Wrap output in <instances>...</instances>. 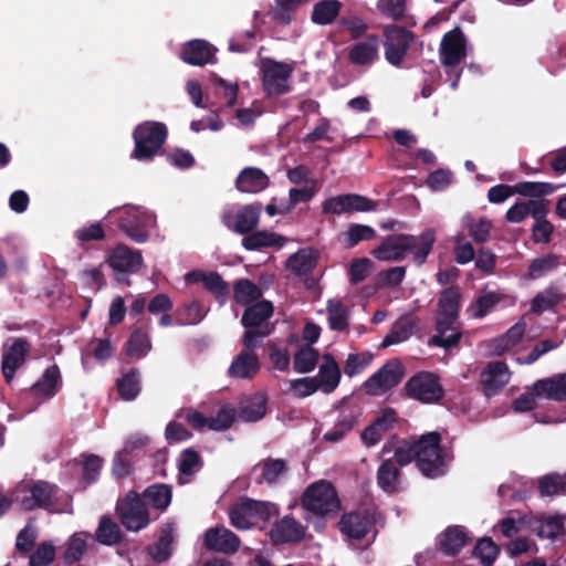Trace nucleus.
Instances as JSON below:
<instances>
[{"mask_svg":"<svg viewBox=\"0 0 566 566\" xmlns=\"http://www.w3.org/2000/svg\"><path fill=\"white\" fill-rule=\"evenodd\" d=\"M434 242L436 233L432 229L424 230L418 237L406 233L389 234L371 251V255L378 261L400 262L411 252L412 262L421 266L431 253Z\"/></svg>","mask_w":566,"mask_h":566,"instance_id":"f257e3e1","label":"nucleus"},{"mask_svg":"<svg viewBox=\"0 0 566 566\" xmlns=\"http://www.w3.org/2000/svg\"><path fill=\"white\" fill-rule=\"evenodd\" d=\"M303 520L312 524L316 532L326 527V521L337 515L342 504L335 486L319 480L306 486L300 499Z\"/></svg>","mask_w":566,"mask_h":566,"instance_id":"f03ea898","label":"nucleus"},{"mask_svg":"<svg viewBox=\"0 0 566 566\" xmlns=\"http://www.w3.org/2000/svg\"><path fill=\"white\" fill-rule=\"evenodd\" d=\"M462 292L458 285H451L439 292L436 334L429 345L450 349L459 344L461 332L454 327L461 310Z\"/></svg>","mask_w":566,"mask_h":566,"instance_id":"7ed1b4c3","label":"nucleus"},{"mask_svg":"<svg viewBox=\"0 0 566 566\" xmlns=\"http://www.w3.org/2000/svg\"><path fill=\"white\" fill-rule=\"evenodd\" d=\"M273 313L274 306L272 302L266 300L245 307L241 324L245 329L242 336V345L247 349H256L262 340L274 332L275 325L269 321Z\"/></svg>","mask_w":566,"mask_h":566,"instance_id":"20e7f679","label":"nucleus"},{"mask_svg":"<svg viewBox=\"0 0 566 566\" xmlns=\"http://www.w3.org/2000/svg\"><path fill=\"white\" fill-rule=\"evenodd\" d=\"M441 441L438 431L427 432L415 441L416 464L427 478L434 479L446 473L447 459Z\"/></svg>","mask_w":566,"mask_h":566,"instance_id":"39448f33","label":"nucleus"},{"mask_svg":"<svg viewBox=\"0 0 566 566\" xmlns=\"http://www.w3.org/2000/svg\"><path fill=\"white\" fill-rule=\"evenodd\" d=\"M279 513V506L272 502L245 497L230 509L229 518L231 525L235 528L249 530L260 522H269Z\"/></svg>","mask_w":566,"mask_h":566,"instance_id":"423d86ee","label":"nucleus"},{"mask_svg":"<svg viewBox=\"0 0 566 566\" xmlns=\"http://www.w3.org/2000/svg\"><path fill=\"white\" fill-rule=\"evenodd\" d=\"M167 135V127L163 123L144 122L137 125L133 132L135 147L132 157L140 161L151 160L161 150Z\"/></svg>","mask_w":566,"mask_h":566,"instance_id":"0eeeda50","label":"nucleus"},{"mask_svg":"<svg viewBox=\"0 0 566 566\" xmlns=\"http://www.w3.org/2000/svg\"><path fill=\"white\" fill-rule=\"evenodd\" d=\"M406 396L426 405L439 403L444 398L440 377L431 371H418L403 386Z\"/></svg>","mask_w":566,"mask_h":566,"instance_id":"6e6552de","label":"nucleus"},{"mask_svg":"<svg viewBox=\"0 0 566 566\" xmlns=\"http://www.w3.org/2000/svg\"><path fill=\"white\" fill-rule=\"evenodd\" d=\"M116 514L120 524L130 532H138L150 523L147 503L135 491H129L117 502Z\"/></svg>","mask_w":566,"mask_h":566,"instance_id":"1a4fd4ad","label":"nucleus"},{"mask_svg":"<svg viewBox=\"0 0 566 566\" xmlns=\"http://www.w3.org/2000/svg\"><path fill=\"white\" fill-rule=\"evenodd\" d=\"M294 67L284 62L273 59H264L261 64L262 85L265 94L270 97L280 96L291 91L290 81Z\"/></svg>","mask_w":566,"mask_h":566,"instance_id":"9d476101","label":"nucleus"},{"mask_svg":"<svg viewBox=\"0 0 566 566\" xmlns=\"http://www.w3.org/2000/svg\"><path fill=\"white\" fill-rule=\"evenodd\" d=\"M32 345L25 337L8 338L1 347V374L10 385L17 371L27 363Z\"/></svg>","mask_w":566,"mask_h":566,"instance_id":"9b49d317","label":"nucleus"},{"mask_svg":"<svg viewBox=\"0 0 566 566\" xmlns=\"http://www.w3.org/2000/svg\"><path fill=\"white\" fill-rule=\"evenodd\" d=\"M406 375V369L398 358L387 360L363 384L369 396H381L398 386Z\"/></svg>","mask_w":566,"mask_h":566,"instance_id":"f8f14e48","label":"nucleus"},{"mask_svg":"<svg viewBox=\"0 0 566 566\" xmlns=\"http://www.w3.org/2000/svg\"><path fill=\"white\" fill-rule=\"evenodd\" d=\"M153 213L140 208H125L118 219V228L133 241L142 243L147 241L149 230L155 226Z\"/></svg>","mask_w":566,"mask_h":566,"instance_id":"ddd939ff","label":"nucleus"},{"mask_svg":"<svg viewBox=\"0 0 566 566\" xmlns=\"http://www.w3.org/2000/svg\"><path fill=\"white\" fill-rule=\"evenodd\" d=\"M385 57L394 66H400L409 48L415 41V34L397 24L387 25L384 29Z\"/></svg>","mask_w":566,"mask_h":566,"instance_id":"4468645a","label":"nucleus"},{"mask_svg":"<svg viewBox=\"0 0 566 566\" xmlns=\"http://www.w3.org/2000/svg\"><path fill=\"white\" fill-rule=\"evenodd\" d=\"M262 209V203L256 201L242 206L235 214L227 210L221 214V222L230 231L245 235L258 228Z\"/></svg>","mask_w":566,"mask_h":566,"instance_id":"2eb2a0df","label":"nucleus"},{"mask_svg":"<svg viewBox=\"0 0 566 566\" xmlns=\"http://www.w3.org/2000/svg\"><path fill=\"white\" fill-rule=\"evenodd\" d=\"M378 203L365 196L345 193L331 197L322 205L323 214H342L353 212L375 211Z\"/></svg>","mask_w":566,"mask_h":566,"instance_id":"dca6fc26","label":"nucleus"},{"mask_svg":"<svg viewBox=\"0 0 566 566\" xmlns=\"http://www.w3.org/2000/svg\"><path fill=\"white\" fill-rule=\"evenodd\" d=\"M374 525V514L366 509L344 513L338 522L340 533L350 539H361L366 537Z\"/></svg>","mask_w":566,"mask_h":566,"instance_id":"f3484780","label":"nucleus"},{"mask_svg":"<svg viewBox=\"0 0 566 566\" xmlns=\"http://www.w3.org/2000/svg\"><path fill=\"white\" fill-rule=\"evenodd\" d=\"M307 526L298 522L292 514H287L275 521L271 531L270 538L275 545L297 544L305 539Z\"/></svg>","mask_w":566,"mask_h":566,"instance_id":"a211bd4d","label":"nucleus"},{"mask_svg":"<svg viewBox=\"0 0 566 566\" xmlns=\"http://www.w3.org/2000/svg\"><path fill=\"white\" fill-rule=\"evenodd\" d=\"M467 55L465 38L463 32L455 28L443 35L440 46V60L446 67L455 71Z\"/></svg>","mask_w":566,"mask_h":566,"instance_id":"6ab92c4d","label":"nucleus"},{"mask_svg":"<svg viewBox=\"0 0 566 566\" xmlns=\"http://www.w3.org/2000/svg\"><path fill=\"white\" fill-rule=\"evenodd\" d=\"M57 486L46 481L33 482L29 489V495L21 499V506L25 511L36 509H50L56 502Z\"/></svg>","mask_w":566,"mask_h":566,"instance_id":"aec40b11","label":"nucleus"},{"mask_svg":"<svg viewBox=\"0 0 566 566\" xmlns=\"http://www.w3.org/2000/svg\"><path fill=\"white\" fill-rule=\"evenodd\" d=\"M203 544L208 551L233 554L240 547V538L223 525H217L205 532Z\"/></svg>","mask_w":566,"mask_h":566,"instance_id":"412c9836","label":"nucleus"},{"mask_svg":"<svg viewBox=\"0 0 566 566\" xmlns=\"http://www.w3.org/2000/svg\"><path fill=\"white\" fill-rule=\"evenodd\" d=\"M216 49L207 41L195 39L186 42L180 52V59L195 66H203L216 62Z\"/></svg>","mask_w":566,"mask_h":566,"instance_id":"4be33fe9","label":"nucleus"},{"mask_svg":"<svg viewBox=\"0 0 566 566\" xmlns=\"http://www.w3.org/2000/svg\"><path fill=\"white\" fill-rule=\"evenodd\" d=\"M108 264L114 272L137 273L143 265V256L140 251L118 244L111 253Z\"/></svg>","mask_w":566,"mask_h":566,"instance_id":"5701e85b","label":"nucleus"},{"mask_svg":"<svg viewBox=\"0 0 566 566\" xmlns=\"http://www.w3.org/2000/svg\"><path fill=\"white\" fill-rule=\"evenodd\" d=\"M187 280L191 282H202L207 291H209L214 298L220 303L224 304L229 297V284L222 279L218 272H202L191 271L187 274Z\"/></svg>","mask_w":566,"mask_h":566,"instance_id":"b1692460","label":"nucleus"},{"mask_svg":"<svg viewBox=\"0 0 566 566\" xmlns=\"http://www.w3.org/2000/svg\"><path fill=\"white\" fill-rule=\"evenodd\" d=\"M509 381V368L504 361H491L481 373V384L486 396L495 395Z\"/></svg>","mask_w":566,"mask_h":566,"instance_id":"393cba45","label":"nucleus"},{"mask_svg":"<svg viewBox=\"0 0 566 566\" xmlns=\"http://www.w3.org/2000/svg\"><path fill=\"white\" fill-rule=\"evenodd\" d=\"M270 185L269 176L260 168L245 167L238 175L234 186L243 193H259Z\"/></svg>","mask_w":566,"mask_h":566,"instance_id":"a878e982","label":"nucleus"},{"mask_svg":"<svg viewBox=\"0 0 566 566\" xmlns=\"http://www.w3.org/2000/svg\"><path fill=\"white\" fill-rule=\"evenodd\" d=\"M261 364L254 350L244 347L232 360L228 374L230 377L252 379L260 370Z\"/></svg>","mask_w":566,"mask_h":566,"instance_id":"bb28decb","label":"nucleus"},{"mask_svg":"<svg viewBox=\"0 0 566 566\" xmlns=\"http://www.w3.org/2000/svg\"><path fill=\"white\" fill-rule=\"evenodd\" d=\"M380 39L376 34L367 35L355 43L348 52V60L354 65H368L378 59Z\"/></svg>","mask_w":566,"mask_h":566,"instance_id":"cd10ccee","label":"nucleus"},{"mask_svg":"<svg viewBox=\"0 0 566 566\" xmlns=\"http://www.w3.org/2000/svg\"><path fill=\"white\" fill-rule=\"evenodd\" d=\"M62 387V377L60 368L56 364L45 368L41 378L35 381L30 391L34 397L51 399Z\"/></svg>","mask_w":566,"mask_h":566,"instance_id":"c85d7f7f","label":"nucleus"},{"mask_svg":"<svg viewBox=\"0 0 566 566\" xmlns=\"http://www.w3.org/2000/svg\"><path fill=\"white\" fill-rule=\"evenodd\" d=\"M533 392L537 397H545L549 400L566 401V374L536 380L533 385Z\"/></svg>","mask_w":566,"mask_h":566,"instance_id":"c756f323","label":"nucleus"},{"mask_svg":"<svg viewBox=\"0 0 566 566\" xmlns=\"http://www.w3.org/2000/svg\"><path fill=\"white\" fill-rule=\"evenodd\" d=\"M287 470L289 467L285 460L266 458L254 465L253 473H259L255 478L258 484L263 482L273 484L276 483L281 476L285 475Z\"/></svg>","mask_w":566,"mask_h":566,"instance_id":"7c9ffc66","label":"nucleus"},{"mask_svg":"<svg viewBox=\"0 0 566 566\" xmlns=\"http://www.w3.org/2000/svg\"><path fill=\"white\" fill-rule=\"evenodd\" d=\"M357 423V412L354 409H343L339 411L333 428L324 433L323 439L327 442H338L344 439Z\"/></svg>","mask_w":566,"mask_h":566,"instance_id":"2f4dec72","label":"nucleus"},{"mask_svg":"<svg viewBox=\"0 0 566 566\" xmlns=\"http://www.w3.org/2000/svg\"><path fill=\"white\" fill-rule=\"evenodd\" d=\"M286 239L277 233L259 230L252 231L242 238L241 244L248 251H259L263 248H282Z\"/></svg>","mask_w":566,"mask_h":566,"instance_id":"473e14b6","label":"nucleus"},{"mask_svg":"<svg viewBox=\"0 0 566 566\" xmlns=\"http://www.w3.org/2000/svg\"><path fill=\"white\" fill-rule=\"evenodd\" d=\"M317 384L323 392H333L340 381V369L331 354L323 356V363L319 366Z\"/></svg>","mask_w":566,"mask_h":566,"instance_id":"72a5a7b5","label":"nucleus"},{"mask_svg":"<svg viewBox=\"0 0 566 566\" xmlns=\"http://www.w3.org/2000/svg\"><path fill=\"white\" fill-rule=\"evenodd\" d=\"M116 390L124 401H134L142 391V375L138 368L133 367L116 380Z\"/></svg>","mask_w":566,"mask_h":566,"instance_id":"f704fd0d","label":"nucleus"},{"mask_svg":"<svg viewBox=\"0 0 566 566\" xmlns=\"http://www.w3.org/2000/svg\"><path fill=\"white\" fill-rule=\"evenodd\" d=\"M328 326L335 332H345L349 326V308L339 298H332L326 304Z\"/></svg>","mask_w":566,"mask_h":566,"instance_id":"c9c22d12","label":"nucleus"},{"mask_svg":"<svg viewBox=\"0 0 566 566\" xmlns=\"http://www.w3.org/2000/svg\"><path fill=\"white\" fill-rule=\"evenodd\" d=\"M468 541L469 536L463 527L449 526L440 539V549L448 556H455L467 545Z\"/></svg>","mask_w":566,"mask_h":566,"instance_id":"e433bc0d","label":"nucleus"},{"mask_svg":"<svg viewBox=\"0 0 566 566\" xmlns=\"http://www.w3.org/2000/svg\"><path fill=\"white\" fill-rule=\"evenodd\" d=\"M400 470L391 459H385L377 470V484L387 492L394 493L400 483Z\"/></svg>","mask_w":566,"mask_h":566,"instance_id":"4c0bfd02","label":"nucleus"},{"mask_svg":"<svg viewBox=\"0 0 566 566\" xmlns=\"http://www.w3.org/2000/svg\"><path fill=\"white\" fill-rule=\"evenodd\" d=\"M316 262L317 256L314 251L301 249L289 256L286 268L297 276H305L313 272Z\"/></svg>","mask_w":566,"mask_h":566,"instance_id":"58836bf2","label":"nucleus"},{"mask_svg":"<svg viewBox=\"0 0 566 566\" xmlns=\"http://www.w3.org/2000/svg\"><path fill=\"white\" fill-rule=\"evenodd\" d=\"M501 301H502V295L484 287L481 290V293L476 297V300L469 305L468 312L471 314V316L473 318H483Z\"/></svg>","mask_w":566,"mask_h":566,"instance_id":"ea45409f","label":"nucleus"},{"mask_svg":"<svg viewBox=\"0 0 566 566\" xmlns=\"http://www.w3.org/2000/svg\"><path fill=\"white\" fill-rule=\"evenodd\" d=\"M262 295V290L249 279H240L234 283L233 298L240 305H252L259 302Z\"/></svg>","mask_w":566,"mask_h":566,"instance_id":"a19ab883","label":"nucleus"},{"mask_svg":"<svg viewBox=\"0 0 566 566\" xmlns=\"http://www.w3.org/2000/svg\"><path fill=\"white\" fill-rule=\"evenodd\" d=\"M342 3L338 0H322L314 4L311 19L315 24H331L339 14Z\"/></svg>","mask_w":566,"mask_h":566,"instance_id":"79ce46f5","label":"nucleus"},{"mask_svg":"<svg viewBox=\"0 0 566 566\" xmlns=\"http://www.w3.org/2000/svg\"><path fill=\"white\" fill-rule=\"evenodd\" d=\"M144 499L154 509L165 511L171 503V486L167 484H151L144 491Z\"/></svg>","mask_w":566,"mask_h":566,"instance_id":"37998d69","label":"nucleus"},{"mask_svg":"<svg viewBox=\"0 0 566 566\" xmlns=\"http://www.w3.org/2000/svg\"><path fill=\"white\" fill-rule=\"evenodd\" d=\"M415 323L409 317H400L397 319L390 332L385 336L381 347L386 348L395 344L407 340L413 332Z\"/></svg>","mask_w":566,"mask_h":566,"instance_id":"c03bdc74","label":"nucleus"},{"mask_svg":"<svg viewBox=\"0 0 566 566\" xmlns=\"http://www.w3.org/2000/svg\"><path fill=\"white\" fill-rule=\"evenodd\" d=\"M538 492L541 496L566 495V472L551 473L538 480Z\"/></svg>","mask_w":566,"mask_h":566,"instance_id":"a18cd8bd","label":"nucleus"},{"mask_svg":"<svg viewBox=\"0 0 566 566\" xmlns=\"http://www.w3.org/2000/svg\"><path fill=\"white\" fill-rule=\"evenodd\" d=\"M95 535L98 543L107 546L116 545L122 541L119 526L107 515L101 517Z\"/></svg>","mask_w":566,"mask_h":566,"instance_id":"49530a36","label":"nucleus"},{"mask_svg":"<svg viewBox=\"0 0 566 566\" xmlns=\"http://www.w3.org/2000/svg\"><path fill=\"white\" fill-rule=\"evenodd\" d=\"M464 227L472 240L478 244H482L490 240L493 224L492 221L485 217L475 220L471 216H468L464 219Z\"/></svg>","mask_w":566,"mask_h":566,"instance_id":"de8ad7c7","label":"nucleus"},{"mask_svg":"<svg viewBox=\"0 0 566 566\" xmlns=\"http://www.w3.org/2000/svg\"><path fill=\"white\" fill-rule=\"evenodd\" d=\"M559 264V256L554 253L536 258L528 265L527 277L531 280L541 279L557 269Z\"/></svg>","mask_w":566,"mask_h":566,"instance_id":"09e8293b","label":"nucleus"},{"mask_svg":"<svg viewBox=\"0 0 566 566\" xmlns=\"http://www.w3.org/2000/svg\"><path fill=\"white\" fill-rule=\"evenodd\" d=\"M172 542H174L172 528L165 527L161 530L157 542L154 545L148 547V554L157 563L166 562L171 556Z\"/></svg>","mask_w":566,"mask_h":566,"instance_id":"8fccbe9b","label":"nucleus"},{"mask_svg":"<svg viewBox=\"0 0 566 566\" xmlns=\"http://www.w3.org/2000/svg\"><path fill=\"white\" fill-rule=\"evenodd\" d=\"M150 348V338L142 328L134 329L125 344L126 354L130 357L140 358L145 356Z\"/></svg>","mask_w":566,"mask_h":566,"instance_id":"3c124183","label":"nucleus"},{"mask_svg":"<svg viewBox=\"0 0 566 566\" xmlns=\"http://www.w3.org/2000/svg\"><path fill=\"white\" fill-rule=\"evenodd\" d=\"M515 195L528 198H543L552 195L556 186L551 182L541 181H521L514 185Z\"/></svg>","mask_w":566,"mask_h":566,"instance_id":"603ef678","label":"nucleus"},{"mask_svg":"<svg viewBox=\"0 0 566 566\" xmlns=\"http://www.w3.org/2000/svg\"><path fill=\"white\" fill-rule=\"evenodd\" d=\"M319 354L311 347L305 346L300 348L293 357V367L300 374H307L315 369Z\"/></svg>","mask_w":566,"mask_h":566,"instance_id":"864d4df0","label":"nucleus"},{"mask_svg":"<svg viewBox=\"0 0 566 566\" xmlns=\"http://www.w3.org/2000/svg\"><path fill=\"white\" fill-rule=\"evenodd\" d=\"M499 553V545L490 537L479 539L473 549V556L480 560L482 566H492Z\"/></svg>","mask_w":566,"mask_h":566,"instance_id":"5fc2aeb1","label":"nucleus"},{"mask_svg":"<svg viewBox=\"0 0 566 566\" xmlns=\"http://www.w3.org/2000/svg\"><path fill=\"white\" fill-rule=\"evenodd\" d=\"M301 3V0H276L275 6L271 9L269 14L272 20L282 25H287L293 19V14Z\"/></svg>","mask_w":566,"mask_h":566,"instance_id":"6e6d98bb","label":"nucleus"},{"mask_svg":"<svg viewBox=\"0 0 566 566\" xmlns=\"http://www.w3.org/2000/svg\"><path fill=\"white\" fill-rule=\"evenodd\" d=\"M376 237L374 228L365 224L353 223L345 233L346 248H354L360 241H369Z\"/></svg>","mask_w":566,"mask_h":566,"instance_id":"4d7b16f0","label":"nucleus"},{"mask_svg":"<svg viewBox=\"0 0 566 566\" xmlns=\"http://www.w3.org/2000/svg\"><path fill=\"white\" fill-rule=\"evenodd\" d=\"M560 301L559 294L553 289H546L535 295L531 303V310L541 314L544 311L553 308Z\"/></svg>","mask_w":566,"mask_h":566,"instance_id":"13d9d810","label":"nucleus"},{"mask_svg":"<svg viewBox=\"0 0 566 566\" xmlns=\"http://www.w3.org/2000/svg\"><path fill=\"white\" fill-rule=\"evenodd\" d=\"M202 465L200 454L192 448L184 450L179 458L178 469L181 475H192Z\"/></svg>","mask_w":566,"mask_h":566,"instance_id":"bf43d9fd","label":"nucleus"},{"mask_svg":"<svg viewBox=\"0 0 566 566\" xmlns=\"http://www.w3.org/2000/svg\"><path fill=\"white\" fill-rule=\"evenodd\" d=\"M103 467V459L96 454L82 455V478L85 483L91 484L96 482L101 469Z\"/></svg>","mask_w":566,"mask_h":566,"instance_id":"052dcab7","label":"nucleus"},{"mask_svg":"<svg viewBox=\"0 0 566 566\" xmlns=\"http://www.w3.org/2000/svg\"><path fill=\"white\" fill-rule=\"evenodd\" d=\"M266 412V399L259 398L245 406L240 407L239 417L249 422L261 420Z\"/></svg>","mask_w":566,"mask_h":566,"instance_id":"680f3d73","label":"nucleus"},{"mask_svg":"<svg viewBox=\"0 0 566 566\" xmlns=\"http://www.w3.org/2000/svg\"><path fill=\"white\" fill-rule=\"evenodd\" d=\"M566 518L560 515L547 517L539 526L538 534L542 537L555 538L563 535L566 528Z\"/></svg>","mask_w":566,"mask_h":566,"instance_id":"e2e57ef3","label":"nucleus"},{"mask_svg":"<svg viewBox=\"0 0 566 566\" xmlns=\"http://www.w3.org/2000/svg\"><path fill=\"white\" fill-rule=\"evenodd\" d=\"M269 358L274 369L279 371H287L291 358L287 348L277 346L275 343L268 344Z\"/></svg>","mask_w":566,"mask_h":566,"instance_id":"0e129e2a","label":"nucleus"},{"mask_svg":"<svg viewBox=\"0 0 566 566\" xmlns=\"http://www.w3.org/2000/svg\"><path fill=\"white\" fill-rule=\"evenodd\" d=\"M55 558V548L49 543H41L30 555V566H49Z\"/></svg>","mask_w":566,"mask_h":566,"instance_id":"69168bd1","label":"nucleus"},{"mask_svg":"<svg viewBox=\"0 0 566 566\" xmlns=\"http://www.w3.org/2000/svg\"><path fill=\"white\" fill-rule=\"evenodd\" d=\"M407 0H378V11L395 21L401 20L406 12Z\"/></svg>","mask_w":566,"mask_h":566,"instance_id":"338daca9","label":"nucleus"},{"mask_svg":"<svg viewBox=\"0 0 566 566\" xmlns=\"http://www.w3.org/2000/svg\"><path fill=\"white\" fill-rule=\"evenodd\" d=\"M86 541L80 536L73 535L70 538L66 551L64 553V562L66 564H73L78 562L86 552Z\"/></svg>","mask_w":566,"mask_h":566,"instance_id":"774afa93","label":"nucleus"}]
</instances>
